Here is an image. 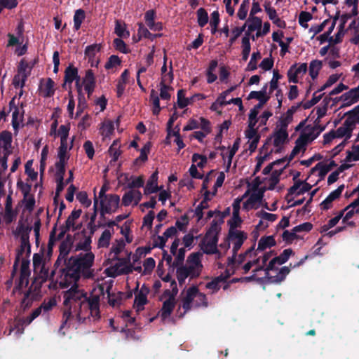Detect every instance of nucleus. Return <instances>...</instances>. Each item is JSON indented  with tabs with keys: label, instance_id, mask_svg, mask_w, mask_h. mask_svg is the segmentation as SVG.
<instances>
[{
	"label": "nucleus",
	"instance_id": "f257e3e1",
	"mask_svg": "<svg viewBox=\"0 0 359 359\" xmlns=\"http://www.w3.org/2000/svg\"><path fill=\"white\" fill-rule=\"evenodd\" d=\"M95 255L92 252L86 254H79L78 256H72L68 259L67 266L61 268L60 272L63 279L60 282V287L62 289L68 287L72 282H77L81 273L85 274L93 264Z\"/></svg>",
	"mask_w": 359,
	"mask_h": 359
},
{
	"label": "nucleus",
	"instance_id": "f03ea898",
	"mask_svg": "<svg viewBox=\"0 0 359 359\" xmlns=\"http://www.w3.org/2000/svg\"><path fill=\"white\" fill-rule=\"evenodd\" d=\"M63 298V304L65 309L63 312L60 329L65 327L67 321L73 318L74 315L76 316L79 321L86 319V316L83 317V306L88 303L90 299L87 297L86 292L79 289L76 283H74L70 289L64 292Z\"/></svg>",
	"mask_w": 359,
	"mask_h": 359
},
{
	"label": "nucleus",
	"instance_id": "7ed1b4c3",
	"mask_svg": "<svg viewBox=\"0 0 359 359\" xmlns=\"http://www.w3.org/2000/svg\"><path fill=\"white\" fill-rule=\"evenodd\" d=\"M293 254V250L291 248H287L284 250L279 256L275 257L269 262L265 269L264 278L266 279V283H280L285 279L286 276L290 272V268L289 266H283L276 276H271L269 271L278 270L276 267V264L281 265L285 263Z\"/></svg>",
	"mask_w": 359,
	"mask_h": 359
},
{
	"label": "nucleus",
	"instance_id": "20e7f679",
	"mask_svg": "<svg viewBox=\"0 0 359 359\" xmlns=\"http://www.w3.org/2000/svg\"><path fill=\"white\" fill-rule=\"evenodd\" d=\"M257 115L258 111L256 109L250 110L248 118V130L246 131V135H257L258 133H264L266 130V127L259 130L258 127H256V124L257 122H259L260 125L264 126L268 119L272 116V113L269 111H265L259 118H257Z\"/></svg>",
	"mask_w": 359,
	"mask_h": 359
},
{
	"label": "nucleus",
	"instance_id": "39448f33",
	"mask_svg": "<svg viewBox=\"0 0 359 359\" xmlns=\"http://www.w3.org/2000/svg\"><path fill=\"white\" fill-rule=\"evenodd\" d=\"M289 136H269L264 145L260 148L259 152L268 151L269 154L281 153L285 146L289 142Z\"/></svg>",
	"mask_w": 359,
	"mask_h": 359
},
{
	"label": "nucleus",
	"instance_id": "423d86ee",
	"mask_svg": "<svg viewBox=\"0 0 359 359\" xmlns=\"http://www.w3.org/2000/svg\"><path fill=\"white\" fill-rule=\"evenodd\" d=\"M171 83H159V96L155 90H151L150 93V100L153 105V114L157 115L161 111L159 98L163 100L168 101L170 99V92L173 91Z\"/></svg>",
	"mask_w": 359,
	"mask_h": 359
},
{
	"label": "nucleus",
	"instance_id": "0eeeda50",
	"mask_svg": "<svg viewBox=\"0 0 359 359\" xmlns=\"http://www.w3.org/2000/svg\"><path fill=\"white\" fill-rule=\"evenodd\" d=\"M32 67L25 60H21L16 75H15L13 84L15 88H20L19 95H22V87L25 86L27 78L30 74Z\"/></svg>",
	"mask_w": 359,
	"mask_h": 359
},
{
	"label": "nucleus",
	"instance_id": "6e6552de",
	"mask_svg": "<svg viewBox=\"0 0 359 359\" xmlns=\"http://www.w3.org/2000/svg\"><path fill=\"white\" fill-rule=\"evenodd\" d=\"M307 71L308 66L306 63H294L287 70V76L288 82L292 83H302V81Z\"/></svg>",
	"mask_w": 359,
	"mask_h": 359
},
{
	"label": "nucleus",
	"instance_id": "1a4fd4ad",
	"mask_svg": "<svg viewBox=\"0 0 359 359\" xmlns=\"http://www.w3.org/2000/svg\"><path fill=\"white\" fill-rule=\"evenodd\" d=\"M318 136H299V138L295 141V146L292 150L287 161H291L295 156L300 152H304L309 144L311 143Z\"/></svg>",
	"mask_w": 359,
	"mask_h": 359
},
{
	"label": "nucleus",
	"instance_id": "9d476101",
	"mask_svg": "<svg viewBox=\"0 0 359 359\" xmlns=\"http://www.w3.org/2000/svg\"><path fill=\"white\" fill-rule=\"evenodd\" d=\"M83 316L89 311L90 315L95 320H98L100 318V297L93 295L89 299L88 303L83 304Z\"/></svg>",
	"mask_w": 359,
	"mask_h": 359
},
{
	"label": "nucleus",
	"instance_id": "9b49d317",
	"mask_svg": "<svg viewBox=\"0 0 359 359\" xmlns=\"http://www.w3.org/2000/svg\"><path fill=\"white\" fill-rule=\"evenodd\" d=\"M39 93L45 97H50L55 93V83L50 78L41 79L39 86Z\"/></svg>",
	"mask_w": 359,
	"mask_h": 359
},
{
	"label": "nucleus",
	"instance_id": "f8f14e48",
	"mask_svg": "<svg viewBox=\"0 0 359 359\" xmlns=\"http://www.w3.org/2000/svg\"><path fill=\"white\" fill-rule=\"evenodd\" d=\"M65 83H72L74 81H75L77 90L79 94L81 93L82 84L80 83V77L78 74L77 68L72 65L69 66L65 70Z\"/></svg>",
	"mask_w": 359,
	"mask_h": 359
},
{
	"label": "nucleus",
	"instance_id": "ddd939ff",
	"mask_svg": "<svg viewBox=\"0 0 359 359\" xmlns=\"http://www.w3.org/2000/svg\"><path fill=\"white\" fill-rule=\"evenodd\" d=\"M247 236L243 231H229L228 239L231 241L236 240L233 245V254H238V251L240 250Z\"/></svg>",
	"mask_w": 359,
	"mask_h": 359
},
{
	"label": "nucleus",
	"instance_id": "4468645a",
	"mask_svg": "<svg viewBox=\"0 0 359 359\" xmlns=\"http://www.w3.org/2000/svg\"><path fill=\"white\" fill-rule=\"evenodd\" d=\"M120 197L117 194H108L106 198L100 201V207L110 210V212H114L118 209Z\"/></svg>",
	"mask_w": 359,
	"mask_h": 359
},
{
	"label": "nucleus",
	"instance_id": "2eb2a0df",
	"mask_svg": "<svg viewBox=\"0 0 359 359\" xmlns=\"http://www.w3.org/2000/svg\"><path fill=\"white\" fill-rule=\"evenodd\" d=\"M168 297L169 298L163 302L162 308L158 313L163 321L170 316L176 304L175 297L173 295Z\"/></svg>",
	"mask_w": 359,
	"mask_h": 359
},
{
	"label": "nucleus",
	"instance_id": "dca6fc26",
	"mask_svg": "<svg viewBox=\"0 0 359 359\" xmlns=\"http://www.w3.org/2000/svg\"><path fill=\"white\" fill-rule=\"evenodd\" d=\"M201 128L206 133H210V122L207 119L200 117L197 119H191L184 127V131Z\"/></svg>",
	"mask_w": 359,
	"mask_h": 359
},
{
	"label": "nucleus",
	"instance_id": "f3484780",
	"mask_svg": "<svg viewBox=\"0 0 359 359\" xmlns=\"http://www.w3.org/2000/svg\"><path fill=\"white\" fill-rule=\"evenodd\" d=\"M198 294V288L197 286L193 285L187 290L186 295L182 300V308L184 310V313L191 309L192 302Z\"/></svg>",
	"mask_w": 359,
	"mask_h": 359
},
{
	"label": "nucleus",
	"instance_id": "a211bd4d",
	"mask_svg": "<svg viewBox=\"0 0 359 359\" xmlns=\"http://www.w3.org/2000/svg\"><path fill=\"white\" fill-rule=\"evenodd\" d=\"M167 57H163V65L161 69V82L160 83H171L174 79L172 62L170 64L169 69L166 65Z\"/></svg>",
	"mask_w": 359,
	"mask_h": 359
},
{
	"label": "nucleus",
	"instance_id": "6ab92c4d",
	"mask_svg": "<svg viewBox=\"0 0 359 359\" xmlns=\"http://www.w3.org/2000/svg\"><path fill=\"white\" fill-rule=\"evenodd\" d=\"M340 101L344 107L351 106L359 101V93L352 88L341 95Z\"/></svg>",
	"mask_w": 359,
	"mask_h": 359
},
{
	"label": "nucleus",
	"instance_id": "aec40b11",
	"mask_svg": "<svg viewBox=\"0 0 359 359\" xmlns=\"http://www.w3.org/2000/svg\"><path fill=\"white\" fill-rule=\"evenodd\" d=\"M158 171H155L149 178L144 190L145 195L156 193L162 189L158 186Z\"/></svg>",
	"mask_w": 359,
	"mask_h": 359
},
{
	"label": "nucleus",
	"instance_id": "412c9836",
	"mask_svg": "<svg viewBox=\"0 0 359 359\" xmlns=\"http://www.w3.org/2000/svg\"><path fill=\"white\" fill-rule=\"evenodd\" d=\"M74 246V237L71 234H67L64 240L59 245V255L62 257L67 258L68 255L71 252Z\"/></svg>",
	"mask_w": 359,
	"mask_h": 359
},
{
	"label": "nucleus",
	"instance_id": "4be33fe9",
	"mask_svg": "<svg viewBox=\"0 0 359 359\" xmlns=\"http://www.w3.org/2000/svg\"><path fill=\"white\" fill-rule=\"evenodd\" d=\"M82 84L84 86V90L87 92L88 95H90L94 91L95 86V76L91 69H88L86 72Z\"/></svg>",
	"mask_w": 359,
	"mask_h": 359
},
{
	"label": "nucleus",
	"instance_id": "5701e85b",
	"mask_svg": "<svg viewBox=\"0 0 359 359\" xmlns=\"http://www.w3.org/2000/svg\"><path fill=\"white\" fill-rule=\"evenodd\" d=\"M292 119L282 114L277 122L274 135H287V127Z\"/></svg>",
	"mask_w": 359,
	"mask_h": 359
},
{
	"label": "nucleus",
	"instance_id": "b1692460",
	"mask_svg": "<svg viewBox=\"0 0 359 359\" xmlns=\"http://www.w3.org/2000/svg\"><path fill=\"white\" fill-rule=\"evenodd\" d=\"M12 137L0 136V154L10 155L12 153Z\"/></svg>",
	"mask_w": 359,
	"mask_h": 359
},
{
	"label": "nucleus",
	"instance_id": "393cba45",
	"mask_svg": "<svg viewBox=\"0 0 359 359\" xmlns=\"http://www.w3.org/2000/svg\"><path fill=\"white\" fill-rule=\"evenodd\" d=\"M276 245L273 236H262L259 242L257 251H263Z\"/></svg>",
	"mask_w": 359,
	"mask_h": 359
},
{
	"label": "nucleus",
	"instance_id": "a878e982",
	"mask_svg": "<svg viewBox=\"0 0 359 359\" xmlns=\"http://www.w3.org/2000/svg\"><path fill=\"white\" fill-rule=\"evenodd\" d=\"M119 121L118 119L115 121H107L103 123L102 133L105 135L113 134L116 133H121L122 131L118 129Z\"/></svg>",
	"mask_w": 359,
	"mask_h": 359
},
{
	"label": "nucleus",
	"instance_id": "bb28decb",
	"mask_svg": "<svg viewBox=\"0 0 359 359\" xmlns=\"http://www.w3.org/2000/svg\"><path fill=\"white\" fill-rule=\"evenodd\" d=\"M323 67V62L318 60H313L311 61L308 68L309 74L311 79L314 81L317 79L319 72Z\"/></svg>",
	"mask_w": 359,
	"mask_h": 359
},
{
	"label": "nucleus",
	"instance_id": "cd10ccee",
	"mask_svg": "<svg viewBox=\"0 0 359 359\" xmlns=\"http://www.w3.org/2000/svg\"><path fill=\"white\" fill-rule=\"evenodd\" d=\"M29 238H25V236H21L20 238V248L17 250L15 259L14 262L13 266L15 267L18 266L21 257L23 254L25 252V248L30 245Z\"/></svg>",
	"mask_w": 359,
	"mask_h": 359
},
{
	"label": "nucleus",
	"instance_id": "c85d7f7f",
	"mask_svg": "<svg viewBox=\"0 0 359 359\" xmlns=\"http://www.w3.org/2000/svg\"><path fill=\"white\" fill-rule=\"evenodd\" d=\"M109 289L110 288L108 287L107 290L108 294L109 304L113 307L119 306L122 302L125 293L123 292H118L117 293H111L109 292Z\"/></svg>",
	"mask_w": 359,
	"mask_h": 359
},
{
	"label": "nucleus",
	"instance_id": "c756f323",
	"mask_svg": "<svg viewBox=\"0 0 359 359\" xmlns=\"http://www.w3.org/2000/svg\"><path fill=\"white\" fill-rule=\"evenodd\" d=\"M114 32L119 38L128 39L130 36V32L126 24L120 20L115 22Z\"/></svg>",
	"mask_w": 359,
	"mask_h": 359
},
{
	"label": "nucleus",
	"instance_id": "7c9ffc66",
	"mask_svg": "<svg viewBox=\"0 0 359 359\" xmlns=\"http://www.w3.org/2000/svg\"><path fill=\"white\" fill-rule=\"evenodd\" d=\"M249 99H256L263 104H265L269 99V96L266 94V86H264L262 90L252 91L248 95Z\"/></svg>",
	"mask_w": 359,
	"mask_h": 359
},
{
	"label": "nucleus",
	"instance_id": "2f4dec72",
	"mask_svg": "<svg viewBox=\"0 0 359 359\" xmlns=\"http://www.w3.org/2000/svg\"><path fill=\"white\" fill-rule=\"evenodd\" d=\"M241 48H242V59L244 61H246L249 57L250 50H251L250 36L248 34H245L242 38Z\"/></svg>",
	"mask_w": 359,
	"mask_h": 359
},
{
	"label": "nucleus",
	"instance_id": "473e14b6",
	"mask_svg": "<svg viewBox=\"0 0 359 359\" xmlns=\"http://www.w3.org/2000/svg\"><path fill=\"white\" fill-rule=\"evenodd\" d=\"M264 8L267 13L269 18L272 20L274 23L277 24L278 26H281L279 23L281 22V20L278 17L276 11L274 8H273L271 5L270 2H265L264 4Z\"/></svg>",
	"mask_w": 359,
	"mask_h": 359
},
{
	"label": "nucleus",
	"instance_id": "72a5a7b5",
	"mask_svg": "<svg viewBox=\"0 0 359 359\" xmlns=\"http://www.w3.org/2000/svg\"><path fill=\"white\" fill-rule=\"evenodd\" d=\"M147 294L140 291L135 295L134 307L136 309L137 312L142 311L144 309V306L147 304Z\"/></svg>",
	"mask_w": 359,
	"mask_h": 359
},
{
	"label": "nucleus",
	"instance_id": "f704fd0d",
	"mask_svg": "<svg viewBox=\"0 0 359 359\" xmlns=\"http://www.w3.org/2000/svg\"><path fill=\"white\" fill-rule=\"evenodd\" d=\"M113 233L110 231L109 229H105L101 234L100 237L98 239L97 247L98 248H108L110 244V241L111 238Z\"/></svg>",
	"mask_w": 359,
	"mask_h": 359
},
{
	"label": "nucleus",
	"instance_id": "c9c22d12",
	"mask_svg": "<svg viewBox=\"0 0 359 359\" xmlns=\"http://www.w3.org/2000/svg\"><path fill=\"white\" fill-rule=\"evenodd\" d=\"M43 250L44 248H41V253H35L33 255V266L34 273H36L39 268H41V270L44 269L45 263L43 259Z\"/></svg>",
	"mask_w": 359,
	"mask_h": 359
},
{
	"label": "nucleus",
	"instance_id": "e433bc0d",
	"mask_svg": "<svg viewBox=\"0 0 359 359\" xmlns=\"http://www.w3.org/2000/svg\"><path fill=\"white\" fill-rule=\"evenodd\" d=\"M248 31L252 32L256 29H261L262 25V20L258 17H251L247 20Z\"/></svg>",
	"mask_w": 359,
	"mask_h": 359
},
{
	"label": "nucleus",
	"instance_id": "4c0bfd02",
	"mask_svg": "<svg viewBox=\"0 0 359 359\" xmlns=\"http://www.w3.org/2000/svg\"><path fill=\"white\" fill-rule=\"evenodd\" d=\"M92 238L90 236H85L83 241L79 242L75 245L74 251L84 250L87 252H90L91 250Z\"/></svg>",
	"mask_w": 359,
	"mask_h": 359
},
{
	"label": "nucleus",
	"instance_id": "58836bf2",
	"mask_svg": "<svg viewBox=\"0 0 359 359\" xmlns=\"http://www.w3.org/2000/svg\"><path fill=\"white\" fill-rule=\"evenodd\" d=\"M201 257L202 254L201 252H193L189 255L187 258V263L189 265L195 266L198 268L202 269L203 264L201 260Z\"/></svg>",
	"mask_w": 359,
	"mask_h": 359
},
{
	"label": "nucleus",
	"instance_id": "ea45409f",
	"mask_svg": "<svg viewBox=\"0 0 359 359\" xmlns=\"http://www.w3.org/2000/svg\"><path fill=\"white\" fill-rule=\"evenodd\" d=\"M120 144L118 140H116L114 141L113 144L110 146L109 149V154L112 157V161L115 162L118 159L119 156L121 154V151L120 150Z\"/></svg>",
	"mask_w": 359,
	"mask_h": 359
},
{
	"label": "nucleus",
	"instance_id": "a19ab883",
	"mask_svg": "<svg viewBox=\"0 0 359 359\" xmlns=\"http://www.w3.org/2000/svg\"><path fill=\"white\" fill-rule=\"evenodd\" d=\"M100 46L99 44H93L90 46H88L85 50V55L93 62V60L95 59L96 55L100 52Z\"/></svg>",
	"mask_w": 359,
	"mask_h": 359
},
{
	"label": "nucleus",
	"instance_id": "79ce46f5",
	"mask_svg": "<svg viewBox=\"0 0 359 359\" xmlns=\"http://www.w3.org/2000/svg\"><path fill=\"white\" fill-rule=\"evenodd\" d=\"M151 248L150 247H139L135 250V253L133 255V264L140 262L142 257L149 254L151 252Z\"/></svg>",
	"mask_w": 359,
	"mask_h": 359
},
{
	"label": "nucleus",
	"instance_id": "37998d69",
	"mask_svg": "<svg viewBox=\"0 0 359 359\" xmlns=\"http://www.w3.org/2000/svg\"><path fill=\"white\" fill-rule=\"evenodd\" d=\"M123 267H120L118 270H114L113 273H108L110 277H116L118 275H128L133 271V265L131 263L123 265Z\"/></svg>",
	"mask_w": 359,
	"mask_h": 359
},
{
	"label": "nucleus",
	"instance_id": "c03bdc74",
	"mask_svg": "<svg viewBox=\"0 0 359 359\" xmlns=\"http://www.w3.org/2000/svg\"><path fill=\"white\" fill-rule=\"evenodd\" d=\"M177 278L180 285H183L187 278L189 277V271L187 269V265H182L177 266Z\"/></svg>",
	"mask_w": 359,
	"mask_h": 359
},
{
	"label": "nucleus",
	"instance_id": "a18cd8bd",
	"mask_svg": "<svg viewBox=\"0 0 359 359\" xmlns=\"http://www.w3.org/2000/svg\"><path fill=\"white\" fill-rule=\"evenodd\" d=\"M32 230V226L24 224L22 222H19L18 226L16 229L15 235L25 236V238H29V233Z\"/></svg>",
	"mask_w": 359,
	"mask_h": 359
},
{
	"label": "nucleus",
	"instance_id": "49530a36",
	"mask_svg": "<svg viewBox=\"0 0 359 359\" xmlns=\"http://www.w3.org/2000/svg\"><path fill=\"white\" fill-rule=\"evenodd\" d=\"M337 20V18H335L331 22V25L329 27L328 30L327 32H325V33H323V34H321L319 36V40H320V43H323V42H325L327 41H329V42H332V36H331L330 34L333 32V30L334 29Z\"/></svg>",
	"mask_w": 359,
	"mask_h": 359
},
{
	"label": "nucleus",
	"instance_id": "de8ad7c7",
	"mask_svg": "<svg viewBox=\"0 0 359 359\" xmlns=\"http://www.w3.org/2000/svg\"><path fill=\"white\" fill-rule=\"evenodd\" d=\"M191 102V99L185 97L184 90H179L177 92V105L179 108L183 109L188 106Z\"/></svg>",
	"mask_w": 359,
	"mask_h": 359
},
{
	"label": "nucleus",
	"instance_id": "09e8293b",
	"mask_svg": "<svg viewBox=\"0 0 359 359\" xmlns=\"http://www.w3.org/2000/svg\"><path fill=\"white\" fill-rule=\"evenodd\" d=\"M220 224V221L218 222L216 219H213L205 233V238H208V237H210L212 235H218L221 229L219 227Z\"/></svg>",
	"mask_w": 359,
	"mask_h": 359
},
{
	"label": "nucleus",
	"instance_id": "8fccbe9b",
	"mask_svg": "<svg viewBox=\"0 0 359 359\" xmlns=\"http://www.w3.org/2000/svg\"><path fill=\"white\" fill-rule=\"evenodd\" d=\"M29 284V277L25 276L22 278V276H20L19 280L16 285L13 288V293H18L21 294L23 293L22 289L23 287H26Z\"/></svg>",
	"mask_w": 359,
	"mask_h": 359
},
{
	"label": "nucleus",
	"instance_id": "3c124183",
	"mask_svg": "<svg viewBox=\"0 0 359 359\" xmlns=\"http://www.w3.org/2000/svg\"><path fill=\"white\" fill-rule=\"evenodd\" d=\"M250 0H243L238 8L237 16L240 20H245L247 17Z\"/></svg>",
	"mask_w": 359,
	"mask_h": 359
},
{
	"label": "nucleus",
	"instance_id": "603ef678",
	"mask_svg": "<svg viewBox=\"0 0 359 359\" xmlns=\"http://www.w3.org/2000/svg\"><path fill=\"white\" fill-rule=\"evenodd\" d=\"M151 148V143L147 142L144 144L143 147L140 149V155L138 158L135 160V163H137L139 161L145 162L148 159V154L149 153Z\"/></svg>",
	"mask_w": 359,
	"mask_h": 359
},
{
	"label": "nucleus",
	"instance_id": "864d4df0",
	"mask_svg": "<svg viewBox=\"0 0 359 359\" xmlns=\"http://www.w3.org/2000/svg\"><path fill=\"white\" fill-rule=\"evenodd\" d=\"M17 187L21 191L23 194V200L30 196V191L32 189V185L28 183H24L21 180H19L17 182Z\"/></svg>",
	"mask_w": 359,
	"mask_h": 359
},
{
	"label": "nucleus",
	"instance_id": "5fc2aeb1",
	"mask_svg": "<svg viewBox=\"0 0 359 359\" xmlns=\"http://www.w3.org/2000/svg\"><path fill=\"white\" fill-rule=\"evenodd\" d=\"M341 74H333L330 75L325 83L317 90L321 92L334 84L340 78Z\"/></svg>",
	"mask_w": 359,
	"mask_h": 359
},
{
	"label": "nucleus",
	"instance_id": "6e6d98bb",
	"mask_svg": "<svg viewBox=\"0 0 359 359\" xmlns=\"http://www.w3.org/2000/svg\"><path fill=\"white\" fill-rule=\"evenodd\" d=\"M22 122V115L20 114L17 108L12 111V125L15 130H17Z\"/></svg>",
	"mask_w": 359,
	"mask_h": 359
},
{
	"label": "nucleus",
	"instance_id": "4d7b16f0",
	"mask_svg": "<svg viewBox=\"0 0 359 359\" xmlns=\"http://www.w3.org/2000/svg\"><path fill=\"white\" fill-rule=\"evenodd\" d=\"M261 58V53L259 51L254 52L252 55L250 62L247 66V70L254 71L257 68V61Z\"/></svg>",
	"mask_w": 359,
	"mask_h": 359
},
{
	"label": "nucleus",
	"instance_id": "13d9d810",
	"mask_svg": "<svg viewBox=\"0 0 359 359\" xmlns=\"http://www.w3.org/2000/svg\"><path fill=\"white\" fill-rule=\"evenodd\" d=\"M84 18L85 13L82 9H78L75 11L74 15V27L76 30H78L80 28Z\"/></svg>",
	"mask_w": 359,
	"mask_h": 359
},
{
	"label": "nucleus",
	"instance_id": "bf43d9fd",
	"mask_svg": "<svg viewBox=\"0 0 359 359\" xmlns=\"http://www.w3.org/2000/svg\"><path fill=\"white\" fill-rule=\"evenodd\" d=\"M131 252L128 253L126 257L120 258L118 256H114L112 258L113 260H117L118 262L116 263L114 266L111 268V270H118L120 267H122L123 265L128 264L130 263V257Z\"/></svg>",
	"mask_w": 359,
	"mask_h": 359
},
{
	"label": "nucleus",
	"instance_id": "052dcab7",
	"mask_svg": "<svg viewBox=\"0 0 359 359\" xmlns=\"http://www.w3.org/2000/svg\"><path fill=\"white\" fill-rule=\"evenodd\" d=\"M56 304L57 301L55 297H50L48 300L45 299L41 303L40 307L41 308L43 312L46 313L52 310L53 307L56 306Z\"/></svg>",
	"mask_w": 359,
	"mask_h": 359
},
{
	"label": "nucleus",
	"instance_id": "680f3d73",
	"mask_svg": "<svg viewBox=\"0 0 359 359\" xmlns=\"http://www.w3.org/2000/svg\"><path fill=\"white\" fill-rule=\"evenodd\" d=\"M263 197H264L263 191H257L256 192L255 191L253 192L250 195V196L249 197L248 201L243 204V208H246L248 204H253V203L262 201V200L263 199Z\"/></svg>",
	"mask_w": 359,
	"mask_h": 359
},
{
	"label": "nucleus",
	"instance_id": "e2e57ef3",
	"mask_svg": "<svg viewBox=\"0 0 359 359\" xmlns=\"http://www.w3.org/2000/svg\"><path fill=\"white\" fill-rule=\"evenodd\" d=\"M242 219L239 215L238 212H233L232 218L228 221V224L229 225V231H236L235 229L242 223Z\"/></svg>",
	"mask_w": 359,
	"mask_h": 359
},
{
	"label": "nucleus",
	"instance_id": "0e129e2a",
	"mask_svg": "<svg viewBox=\"0 0 359 359\" xmlns=\"http://www.w3.org/2000/svg\"><path fill=\"white\" fill-rule=\"evenodd\" d=\"M197 20L200 27H204L208 22V13L203 8L197 11Z\"/></svg>",
	"mask_w": 359,
	"mask_h": 359
},
{
	"label": "nucleus",
	"instance_id": "69168bd1",
	"mask_svg": "<svg viewBox=\"0 0 359 359\" xmlns=\"http://www.w3.org/2000/svg\"><path fill=\"white\" fill-rule=\"evenodd\" d=\"M313 127L310 125H307L306 121H302L297 127L296 131L301 130V135H313L314 131H312Z\"/></svg>",
	"mask_w": 359,
	"mask_h": 359
},
{
	"label": "nucleus",
	"instance_id": "338daca9",
	"mask_svg": "<svg viewBox=\"0 0 359 359\" xmlns=\"http://www.w3.org/2000/svg\"><path fill=\"white\" fill-rule=\"evenodd\" d=\"M201 245L203 253L206 255H212L218 252L217 248H216L215 246L213 247V245L210 243L209 241L205 243V241H203Z\"/></svg>",
	"mask_w": 359,
	"mask_h": 359
},
{
	"label": "nucleus",
	"instance_id": "774afa93",
	"mask_svg": "<svg viewBox=\"0 0 359 359\" xmlns=\"http://www.w3.org/2000/svg\"><path fill=\"white\" fill-rule=\"evenodd\" d=\"M76 199L86 208H88L91 205V201L88 198L86 191H81L77 193Z\"/></svg>",
	"mask_w": 359,
	"mask_h": 359
}]
</instances>
